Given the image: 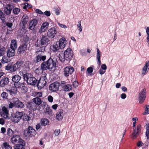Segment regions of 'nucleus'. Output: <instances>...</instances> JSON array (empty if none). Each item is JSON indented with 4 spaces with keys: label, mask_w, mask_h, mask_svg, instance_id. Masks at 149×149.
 <instances>
[{
    "label": "nucleus",
    "mask_w": 149,
    "mask_h": 149,
    "mask_svg": "<svg viewBox=\"0 0 149 149\" xmlns=\"http://www.w3.org/2000/svg\"><path fill=\"white\" fill-rule=\"evenodd\" d=\"M38 54L36 57H35L33 60V63H36L41 61H45L46 59L47 56L46 55H44L43 52L42 51H39L38 52Z\"/></svg>",
    "instance_id": "7"
},
{
    "label": "nucleus",
    "mask_w": 149,
    "mask_h": 149,
    "mask_svg": "<svg viewBox=\"0 0 149 149\" xmlns=\"http://www.w3.org/2000/svg\"><path fill=\"white\" fill-rule=\"evenodd\" d=\"M13 12L15 14L17 15L19 13L20 9L17 8H15L13 9Z\"/></svg>",
    "instance_id": "48"
},
{
    "label": "nucleus",
    "mask_w": 149,
    "mask_h": 149,
    "mask_svg": "<svg viewBox=\"0 0 149 149\" xmlns=\"http://www.w3.org/2000/svg\"><path fill=\"white\" fill-rule=\"evenodd\" d=\"M22 90L23 93H26L28 91V88H27L25 86L21 88Z\"/></svg>",
    "instance_id": "56"
},
{
    "label": "nucleus",
    "mask_w": 149,
    "mask_h": 149,
    "mask_svg": "<svg viewBox=\"0 0 149 149\" xmlns=\"http://www.w3.org/2000/svg\"><path fill=\"white\" fill-rule=\"evenodd\" d=\"M33 102L36 105L39 106L42 103L41 99L38 97L33 98L32 99Z\"/></svg>",
    "instance_id": "34"
},
{
    "label": "nucleus",
    "mask_w": 149,
    "mask_h": 149,
    "mask_svg": "<svg viewBox=\"0 0 149 149\" xmlns=\"http://www.w3.org/2000/svg\"><path fill=\"white\" fill-rule=\"evenodd\" d=\"M1 147L3 149H11L12 147L7 142H5L2 145Z\"/></svg>",
    "instance_id": "39"
},
{
    "label": "nucleus",
    "mask_w": 149,
    "mask_h": 149,
    "mask_svg": "<svg viewBox=\"0 0 149 149\" xmlns=\"http://www.w3.org/2000/svg\"><path fill=\"white\" fill-rule=\"evenodd\" d=\"M72 84L74 88H76L78 86L79 83L77 81L75 80L72 82Z\"/></svg>",
    "instance_id": "50"
},
{
    "label": "nucleus",
    "mask_w": 149,
    "mask_h": 149,
    "mask_svg": "<svg viewBox=\"0 0 149 149\" xmlns=\"http://www.w3.org/2000/svg\"><path fill=\"white\" fill-rule=\"evenodd\" d=\"M23 116V113L22 112L17 111L11 117V120L15 123H17L20 121Z\"/></svg>",
    "instance_id": "10"
},
{
    "label": "nucleus",
    "mask_w": 149,
    "mask_h": 149,
    "mask_svg": "<svg viewBox=\"0 0 149 149\" xmlns=\"http://www.w3.org/2000/svg\"><path fill=\"white\" fill-rule=\"evenodd\" d=\"M49 23L47 22L43 23L42 25L39 32L40 33L44 32L46 31L49 27Z\"/></svg>",
    "instance_id": "26"
},
{
    "label": "nucleus",
    "mask_w": 149,
    "mask_h": 149,
    "mask_svg": "<svg viewBox=\"0 0 149 149\" xmlns=\"http://www.w3.org/2000/svg\"><path fill=\"white\" fill-rule=\"evenodd\" d=\"M141 126L139 124L135 127L132 134V138L134 139L136 138L141 132Z\"/></svg>",
    "instance_id": "14"
},
{
    "label": "nucleus",
    "mask_w": 149,
    "mask_h": 149,
    "mask_svg": "<svg viewBox=\"0 0 149 149\" xmlns=\"http://www.w3.org/2000/svg\"><path fill=\"white\" fill-rule=\"evenodd\" d=\"M25 83H19L18 86H17H17L18 87V88H20L21 89L22 88H23L24 86H25Z\"/></svg>",
    "instance_id": "53"
},
{
    "label": "nucleus",
    "mask_w": 149,
    "mask_h": 149,
    "mask_svg": "<svg viewBox=\"0 0 149 149\" xmlns=\"http://www.w3.org/2000/svg\"><path fill=\"white\" fill-rule=\"evenodd\" d=\"M13 7V6L11 5L10 4L7 5L4 10L5 13L7 15H10L11 13V10Z\"/></svg>",
    "instance_id": "27"
},
{
    "label": "nucleus",
    "mask_w": 149,
    "mask_h": 149,
    "mask_svg": "<svg viewBox=\"0 0 149 149\" xmlns=\"http://www.w3.org/2000/svg\"><path fill=\"white\" fill-rule=\"evenodd\" d=\"M81 21H79L78 22V24L77 25V28L80 32L82 31V26H81Z\"/></svg>",
    "instance_id": "49"
},
{
    "label": "nucleus",
    "mask_w": 149,
    "mask_h": 149,
    "mask_svg": "<svg viewBox=\"0 0 149 149\" xmlns=\"http://www.w3.org/2000/svg\"><path fill=\"white\" fill-rule=\"evenodd\" d=\"M0 115L5 119H9L10 118L9 111L7 108L5 106L2 107L1 109L0 110Z\"/></svg>",
    "instance_id": "13"
},
{
    "label": "nucleus",
    "mask_w": 149,
    "mask_h": 149,
    "mask_svg": "<svg viewBox=\"0 0 149 149\" xmlns=\"http://www.w3.org/2000/svg\"><path fill=\"white\" fill-rule=\"evenodd\" d=\"M36 134V131L32 127L29 126L24 131V136L26 138H29L35 135Z\"/></svg>",
    "instance_id": "6"
},
{
    "label": "nucleus",
    "mask_w": 149,
    "mask_h": 149,
    "mask_svg": "<svg viewBox=\"0 0 149 149\" xmlns=\"http://www.w3.org/2000/svg\"><path fill=\"white\" fill-rule=\"evenodd\" d=\"M41 125L46 126L49 124V120L46 118H42L41 119L40 122Z\"/></svg>",
    "instance_id": "35"
},
{
    "label": "nucleus",
    "mask_w": 149,
    "mask_h": 149,
    "mask_svg": "<svg viewBox=\"0 0 149 149\" xmlns=\"http://www.w3.org/2000/svg\"><path fill=\"white\" fill-rule=\"evenodd\" d=\"M23 39L17 49V52L19 54H23L27 49L29 37L27 35H25L23 36Z\"/></svg>",
    "instance_id": "4"
},
{
    "label": "nucleus",
    "mask_w": 149,
    "mask_h": 149,
    "mask_svg": "<svg viewBox=\"0 0 149 149\" xmlns=\"http://www.w3.org/2000/svg\"><path fill=\"white\" fill-rule=\"evenodd\" d=\"M57 33V30L54 27L49 29L47 32V36L50 38H53Z\"/></svg>",
    "instance_id": "17"
},
{
    "label": "nucleus",
    "mask_w": 149,
    "mask_h": 149,
    "mask_svg": "<svg viewBox=\"0 0 149 149\" xmlns=\"http://www.w3.org/2000/svg\"><path fill=\"white\" fill-rule=\"evenodd\" d=\"M29 20V17L26 14H24L21 19L19 22V26L22 29L26 28L27 22Z\"/></svg>",
    "instance_id": "9"
},
{
    "label": "nucleus",
    "mask_w": 149,
    "mask_h": 149,
    "mask_svg": "<svg viewBox=\"0 0 149 149\" xmlns=\"http://www.w3.org/2000/svg\"><path fill=\"white\" fill-rule=\"evenodd\" d=\"M25 105L26 108L31 111H34L36 110V105L32 102H26Z\"/></svg>",
    "instance_id": "15"
},
{
    "label": "nucleus",
    "mask_w": 149,
    "mask_h": 149,
    "mask_svg": "<svg viewBox=\"0 0 149 149\" xmlns=\"http://www.w3.org/2000/svg\"><path fill=\"white\" fill-rule=\"evenodd\" d=\"M46 74L45 75L41 77L39 80H38L37 86L38 88L41 89L45 86L47 81V79L46 77Z\"/></svg>",
    "instance_id": "8"
},
{
    "label": "nucleus",
    "mask_w": 149,
    "mask_h": 149,
    "mask_svg": "<svg viewBox=\"0 0 149 149\" xmlns=\"http://www.w3.org/2000/svg\"><path fill=\"white\" fill-rule=\"evenodd\" d=\"M25 107L24 104L23 102L20 101L19 99L16 107L18 108L23 109Z\"/></svg>",
    "instance_id": "40"
},
{
    "label": "nucleus",
    "mask_w": 149,
    "mask_h": 149,
    "mask_svg": "<svg viewBox=\"0 0 149 149\" xmlns=\"http://www.w3.org/2000/svg\"><path fill=\"white\" fill-rule=\"evenodd\" d=\"M60 132V130H55L54 131V134L55 136H57L59 134Z\"/></svg>",
    "instance_id": "60"
},
{
    "label": "nucleus",
    "mask_w": 149,
    "mask_h": 149,
    "mask_svg": "<svg viewBox=\"0 0 149 149\" xmlns=\"http://www.w3.org/2000/svg\"><path fill=\"white\" fill-rule=\"evenodd\" d=\"M36 13L41 15H42L43 14V13L39 9H36Z\"/></svg>",
    "instance_id": "64"
},
{
    "label": "nucleus",
    "mask_w": 149,
    "mask_h": 149,
    "mask_svg": "<svg viewBox=\"0 0 149 149\" xmlns=\"http://www.w3.org/2000/svg\"><path fill=\"white\" fill-rule=\"evenodd\" d=\"M67 84L65 81H61V82L60 84V85L63 89Z\"/></svg>",
    "instance_id": "47"
},
{
    "label": "nucleus",
    "mask_w": 149,
    "mask_h": 149,
    "mask_svg": "<svg viewBox=\"0 0 149 149\" xmlns=\"http://www.w3.org/2000/svg\"><path fill=\"white\" fill-rule=\"evenodd\" d=\"M5 18L3 13L1 10H0V19L2 20Z\"/></svg>",
    "instance_id": "55"
},
{
    "label": "nucleus",
    "mask_w": 149,
    "mask_h": 149,
    "mask_svg": "<svg viewBox=\"0 0 149 149\" xmlns=\"http://www.w3.org/2000/svg\"><path fill=\"white\" fill-rule=\"evenodd\" d=\"M149 68V62H146L145 65L142 69L141 72L143 74L145 75L147 73V69Z\"/></svg>",
    "instance_id": "31"
},
{
    "label": "nucleus",
    "mask_w": 149,
    "mask_h": 149,
    "mask_svg": "<svg viewBox=\"0 0 149 149\" xmlns=\"http://www.w3.org/2000/svg\"><path fill=\"white\" fill-rule=\"evenodd\" d=\"M93 68L91 67H88L87 70V72L88 73H91L93 71Z\"/></svg>",
    "instance_id": "52"
},
{
    "label": "nucleus",
    "mask_w": 149,
    "mask_h": 149,
    "mask_svg": "<svg viewBox=\"0 0 149 149\" xmlns=\"http://www.w3.org/2000/svg\"><path fill=\"white\" fill-rule=\"evenodd\" d=\"M46 111L45 112L46 114H48L49 115H51L52 114V111L51 109L49 107H47L46 108Z\"/></svg>",
    "instance_id": "45"
},
{
    "label": "nucleus",
    "mask_w": 149,
    "mask_h": 149,
    "mask_svg": "<svg viewBox=\"0 0 149 149\" xmlns=\"http://www.w3.org/2000/svg\"><path fill=\"white\" fill-rule=\"evenodd\" d=\"M46 105V102H42V103L40 104V105L39 106V108L40 109H43L45 107Z\"/></svg>",
    "instance_id": "51"
},
{
    "label": "nucleus",
    "mask_w": 149,
    "mask_h": 149,
    "mask_svg": "<svg viewBox=\"0 0 149 149\" xmlns=\"http://www.w3.org/2000/svg\"><path fill=\"white\" fill-rule=\"evenodd\" d=\"M6 91L10 95H15L17 93V89L16 87H11L9 89H6Z\"/></svg>",
    "instance_id": "25"
},
{
    "label": "nucleus",
    "mask_w": 149,
    "mask_h": 149,
    "mask_svg": "<svg viewBox=\"0 0 149 149\" xmlns=\"http://www.w3.org/2000/svg\"><path fill=\"white\" fill-rule=\"evenodd\" d=\"M6 24L8 27L10 28L12 26L13 24L12 22H7L6 23Z\"/></svg>",
    "instance_id": "57"
},
{
    "label": "nucleus",
    "mask_w": 149,
    "mask_h": 149,
    "mask_svg": "<svg viewBox=\"0 0 149 149\" xmlns=\"http://www.w3.org/2000/svg\"><path fill=\"white\" fill-rule=\"evenodd\" d=\"M21 77L18 74H15L13 75L12 77V81L14 83V85L15 87L16 86V84L19 83V81L21 79Z\"/></svg>",
    "instance_id": "28"
},
{
    "label": "nucleus",
    "mask_w": 149,
    "mask_h": 149,
    "mask_svg": "<svg viewBox=\"0 0 149 149\" xmlns=\"http://www.w3.org/2000/svg\"><path fill=\"white\" fill-rule=\"evenodd\" d=\"M48 100L49 102H53V98L51 95H49L48 97Z\"/></svg>",
    "instance_id": "54"
},
{
    "label": "nucleus",
    "mask_w": 149,
    "mask_h": 149,
    "mask_svg": "<svg viewBox=\"0 0 149 149\" xmlns=\"http://www.w3.org/2000/svg\"><path fill=\"white\" fill-rule=\"evenodd\" d=\"M72 89V87L71 85L67 84L63 89V90L67 92L70 91Z\"/></svg>",
    "instance_id": "41"
},
{
    "label": "nucleus",
    "mask_w": 149,
    "mask_h": 149,
    "mask_svg": "<svg viewBox=\"0 0 149 149\" xmlns=\"http://www.w3.org/2000/svg\"><path fill=\"white\" fill-rule=\"evenodd\" d=\"M56 66V60L50 58L47 61L42 62L41 65V69L42 71L47 70L53 71L55 70Z\"/></svg>",
    "instance_id": "1"
},
{
    "label": "nucleus",
    "mask_w": 149,
    "mask_h": 149,
    "mask_svg": "<svg viewBox=\"0 0 149 149\" xmlns=\"http://www.w3.org/2000/svg\"><path fill=\"white\" fill-rule=\"evenodd\" d=\"M15 49L10 48L8 49L7 52V56L9 57L14 56Z\"/></svg>",
    "instance_id": "33"
},
{
    "label": "nucleus",
    "mask_w": 149,
    "mask_h": 149,
    "mask_svg": "<svg viewBox=\"0 0 149 149\" xmlns=\"http://www.w3.org/2000/svg\"><path fill=\"white\" fill-rule=\"evenodd\" d=\"M24 5L23 7V8L26 10H27V7H28L29 4L28 3H26L24 4Z\"/></svg>",
    "instance_id": "59"
},
{
    "label": "nucleus",
    "mask_w": 149,
    "mask_h": 149,
    "mask_svg": "<svg viewBox=\"0 0 149 149\" xmlns=\"http://www.w3.org/2000/svg\"><path fill=\"white\" fill-rule=\"evenodd\" d=\"M38 80L35 77H30L28 80L27 84L34 86H37Z\"/></svg>",
    "instance_id": "24"
},
{
    "label": "nucleus",
    "mask_w": 149,
    "mask_h": 149,
    "mask_svg": "<svg viewBox=\"0 0 149 149\" xmlns=\"http://www.w3.org/2000/svg\"><path fill=\"white\" fill-rule=\"evenodd\" d=\"M66 42V39L63 38L59 41L54 42L53 45L51 46V48L53 52H57L60 49H62L65 47Z\"/></svg>",
    "instance_id": "5"
},
{
    "label": "nucleus",
    "mask_w": 149,
    "mask_h": 149,
    "mask_svg": "<svg viewBox=\"0 0 149 149\" xmlns=\"http://www.w3.org/2000/svg\"><path fill=\"white\" fill-rule=\"evenodd\" d=\"M145 110L144 113V115L149 114V105H146L145 106Z\"/></svg>",
    "instance_id": "46"
},
{
    "label": "nucleus",
    "mask_w": 149,
    "mask_h": 149,
    "mask_svg": "<svg viewBox=\"0 0 149 149\" xmlns=\"http://www.w3.org/2000/svg\"><path fill=\"white\" fill-rule=\"evenodd\" d=\"M19 71V73L20 74L21 76H23L24 80L25 81H26V82H28V79H29L30 74L29 73H27V72L26 71Z\"/></svg>",
    "instance_id": "29"
},
{
    "label": "nucleus",
    "mask_w": 149,
    "mask_h": 149,
    "mask_svg": "<svg viewBox=\"0 0 149 149\" xmlns=\"http://www.w3.org/2000/svg\"><path fill=\"white\" fill-rule=\"evenodd\" d=\"M44 14L47 17L51 15V13L50 11H46L44 12Z\"/></svg>",
    "instance_id": "58"
},
{
    "label": "nucleus",
    "mask_w": 149,
    "mask_h": 149,
    "mask_svg": "<svg viewBox=\"0 0 149 149\" xmlns=\"http://www.w3.org/2000/svg\"><path fill=\"white\" fill-rule=\"evenodd\" d=\"M49 39L45 36H42L40 41L39 44H38V47L42 46V45L46 46L49 42Z\"/></svg>",
    "instance_id": "18"
},
{
    "label": "nucleus",
    "mask_w": 149,
    "mask_h": 149,
    "mask_svg": "<svg viewBox=\"0 0 149 149\" xmlns=\"http://www.w3.org/2000/svg\"><path fill=\"white\" fill-rule=\"evenodd\" d=\"M25 141L23 139H20L19 143L15 145L13 147L14 149H25Z\"/></svg>",
    "instance_id": "21"
},
{
    "label": "nucleus",
    "mask_w": 149,
    "mask_h": 149,
    "mask_svg": "<svg viewBox=\"0 0 149 149\" xmlns=\"http://www.w3.org/2000/svg\"><path fill=\"white\" fill-rule=\"evenodd\" d=\"M17 47V42L16 40H11L10 44V48L16 49Z\"/></svg>",
    "instance_id": "38"
},
{
    "label": "nucleus",
    "mask_w": 149,
    "mask_h": 149,
    "mask_svg": "<svg viewBox=\"0 0 149 149\" xmlns=\"http://www.w3.org/2000/svg\"><path fill=\"white\" fill-rule=\"evenodd\" d=\"M24 62L21 60H18L15 63H8L5 66V70L9 71L11 73H15L23 65Z\"/></svg>",
    "instance_id": "3"
},
{
    "label": "nucleus",
    "mask_w": 149,
    "mask_h": 149,
    "mask_svg": "<svg viewBox=\"0 0 149 149\" xmlns=\"http://www.w3.org/2000/svg\"><path fill=\"white\" fill-rule=\"evenodd\" d=\"M143 145V143L141 141H139L137 143V146L138 147H140Z\"/></svg>",
    "instance_id": "63"
},
{
    "label": "nucleus",
    "mask_w": 149,
    "mask_h": 149,
    "mask_svg": "<svg viewBox=\"0 0 149 149\" xmlns=\"http://www.w3.org/2000/svg\"><path fill=\"white\" fill-rule=\"evenodd\" d=\"M146 136L147 139H149V123L146 124Z\"/></svg>",
    "instance_id": "44"
},
{
    "label": "nucleus",
    "mask_w": 149,
    "mask_h": 149,
    "mask_svg": "<svg viewBox=\"0 0 149 149\" xmlns=\"http://www.w3.org/2000/svg\"><path fill=\"white\" fill-rule=\"evenodd\" d=\"M101 55V52L99 49H97L96 58L98 60L97 63L99 66L101 64V61H100Z\"/></svg>",
    "instance_id": "36"
},
{
    "label": "nucleus",
    "mask_w": 149,
    "mask_h": 149,
    "mask_svg": "<svg viewBox=\"0 0 149 149\" xmlns=\"http://www.w3.org/2000/svg\"><path fill=\"white\" fill-rule=\"evenodd\" d=\"M63 110L62 109H60L58 111L56 114L57 119L58 120H61L63 117Z\"/></svg>",
    "instance_id": "32"
},
{
    "label": "nucleus",
    "mask_w": 149,
    "mask_h": 149,
    "mask_svg": "<svg viewBox=\"0 0 149 149\" xmlns=\"http://www.w3.org/2000/svg\"><path fill=\"white\" fill-rule=\"evenodd\" d=\"M20 139H22L20 136L18 135H13L11 138L10 141L11 143L14 144L16 145L17 143H19Z\"/></svg>",
    "instance_id": "20"
},
{
    "label": "nucleus",
    "mask_w": 149,
    "mask_h": 149,
    "mask_svg": "<svg viewBox=\"0 0 149 149\" xmlns=\"http://www.w3.org/2000/svg\"><path fill=\"white\" fill-rule=\"evenodd\" d=\"M38 21L36 19H33L30 21L29 24V29L31 30H34L37 25Z\"/></svg>",
    "instance_id": "22"
},
{
    "label": "nucleus",
    "mask_w": 149,
    "mask_h": 149,
    "mask_svg": "<svg viewBox=\"0 0 149 149\" xmlns=\"http://www.w3.org/2000/svg\"><path fill=\"white\" fill-rule=\"evenodd\" d=\"M73 56V52L70 48H68L65 50L63 53H61L59 55L60 61L62 63L65 61L69 63Z\"/></svg>",
    "instance_id": "2"
},
{
    "label": "nucleus",
    "mask_w": 149,
    "mask_h": 149,
    "mask_svg": "<svg viewBox=\"0 0 149 149\" xmlns=\"http://www.w3.org/2000/svg\"><path fill=\"white\" fill-rule=\"evenodd\" d=\"M74 71V69L71 67H66L63 69L64 74L65 76L67 77L69 74H71Z\"/></svg>",
    "instance_id": "16"
},
{
    "label": "nucleus",
    "mask_w": 149,
    "mask_h": 149,
    "mask_svg": "<svg viewBox=\"0 0 149 149\" xmlns=\"http://www.w3.org/2000/svg\"><path fill=\"white\" fill-rule=\"evenodd\" d=\"M11 61L10 58L8 56H3L1 60V62L2 63H7Z\"/></svg>",
    "instance_id": "37"
},
{
    "label": "nucleus",
    "mask_w": 149,
    "mask_h": 149,
    "mask_svg": "<svg viewBox=\"0 0 149 149\" xmlns=\"http://www.w3.org/2000/svg\"><path fill=\"white\" fill-rule=\"evenodd\" d=\"M146 91L145 88H143L140 92L139 95L138 99L140 104L143 103L146 97Z\"/></svg>",
    "instance_id": "11"
},
{
    "label": "nucleus",
    "mask_w": 149,
    "mask_h": 149,
    "mask_svg": "<svg viewBox=\"0 0 149 149\" xmlns=\"http://www.w3.org/2000/svg\"><path fill=\"white\" fill-rule=\"evenodd\" d=\"M5 123L4 120L2 118H0V124L2 125H3Z\"/></svg>",
    "instance_id": "61"
},
{
    "label": "nucleus",
    "mask_w": 149,
    "mask_h": 149,
    "mask_svg": "<svg viewBox=\"0 0 149 149\" xmlns=\"http://www.w3.org/2000/svg\"><path fill=\"white\" fill-rule=\"evenodd\" d=\"M60 83L58 81L54 82L49 86V89L52 92H56L59 90Z\"/></svg>",
    "instance_id": "12"
},
{
    "label": "nucleus",
    "mask_w": 149,
    "mask_h": 149,
    "mask_svg": "<svg viewBox=\"0 0 149 149\" xmlns=\"http://www.w3.org/2000/svg\"><path fill=\"white\" fill-rule=\"evenodd\" d=\"M4 51L3 48H1L0 49V56H2L4 54Z\"/></svg>",
    "instance_id": "62"
},
{
    "label": "nucleus",
    "mask_w": 149,
    "mask_h": 149,
    "mask_svg": "<svg viewBox=\"0 0 149 149\" xmlns=\"http://www.w3.org/2000/svg\"><path fill=\"white\" fill-rule=\"evenodd\" d=\"M14 132L10 128H8L7 130V135L9 136H13L14 134Z\"/></svg>",
    "instance_id": "43"
},
{
    "label": "nucleus",
    "mask_w": 149,
    "mask_h": 149,
    "mask_svg": "<svg viewBox=\"0 0 149 149\" xmlns=\"http://www.w3.org/2000/svg\"><path fill=\"white\" fill-rule=\"evenodd\" d=\"M9 82V79L8 77H3L0 81V86L4 87L6 85H9L10 84Z\"/></svg>",
    "instance_id": "19"
},
{
    "label": "nucleus",
    "mask_w": 149,
    "mask_h": 149,
    "mask_svg": "<svg viewBox=\"0 0 149 149\" xmlns=\"http://www.w3.org/2000/svg\"><path fill=\"white\" fill-rule=\"evenodd\" d=\"M18 99L15 97H14L10 100L9 104L8 105V107L10 109H12L14 107H16Z\"/></svg>",
    "instance_id": "23"
},
{
    "label": "nucleus",
    "mask_w": 149,
    "mask_h": 149,
    "mask_svg": "<svg viewBox=\"0 0 149 149\" xmlns=\"http://www.w3.org/2000/svg\"><path fill=\"white\" fill-rule=\"evenodd\" d=\"M23 64L21 67L22 68V69L20 71H29L30 70L29 67V61H26Z\"/></svg>",
    "instance_id": "30"
},
{
    "label": "nucleus",
    "mask_w": 149,
    "mask_h": 149,
    "mask_svg": "<svg viewBox=\"0 0 149 149\" xmlns=\"http://www.w3.org/2000/svg\"><path fill=\"white\" fill-rule=\"evenodd\" d=\"M1 95L3 99L7 100L8 99V94L6 92H3L1 94Z\"/></svg>",
    "instance_id": "42"
}]
</instances>
